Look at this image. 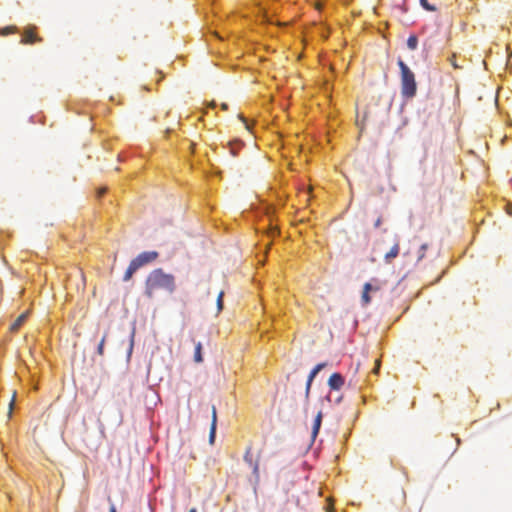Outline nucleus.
<instances>
[{
	"mask_svg": "<svg viewBox=\"0 0 512 512\" xmlns=\"http://www.w3.org/2000/svg\"><path fill=\"white\" fill-rule=\"evenodd\" d=\"M176 289L175 277L172 274L165 273L163 269L152 270L145 281V295L153 298L159 291L173 293Z\"/></svg>",
	"mask_w": 512,
	"mask_h": 512,
	"instance_id": "f257e3e1",
	"label": "nucleus"
},
{
	"mask_svg": "<svg viewBox=\"0 0 512 512\" xmlns=\"http://www.w3.org/2000/svg\"><path fill=\"white\" fill-rule=\"evenodd\" d=\"M397 63L401 72V93L406 98H412L417 91L415 75L402 59H398Z\"/></svg>",
	"mask_w": 512,
	"mask_h": 512,
	"instance_id": "f03ea898",
	"label": "nucleus"
},
{
	"mask_svg": "<svg viewBox=\"0 0 512 512\" xmlns=\"http://www.w3.org/2000/svg\"><path fill=\"white\" fill-rule=\"evenodd\" d=\"M158 257V252L156 251H147L140 253L136 258L132 260L134 264L137 265V268H141L142 266L149 264L156 260Z\"/></svg>",
	"mask_w": 512,
	"mask_h": 512,
	"instance_id": "7ed1b4c3",
	"label": "nucleus"
},
{
	"mask_svg": "<svg viewBox=\"0 0 512 512\" xmlns=\"http://www.w3.org/2000/svg\"><path fill=\"white\" fill-rule=\"evenodd\" d=\"M244 461L252 468L256 480H259V462L253 460L251 446H249L245 451Z\"/></svg>",
	"mask_w": 512,
	"mask_h": 512,
	"instance_id": "20e7f679",
	"label": "nucleus"
},
{
	"mask_svg": "<svg viewBox=\"0 0 512 512\" xmlns=\"http://www.w3.org/2000/svg\"><path fill=\"white\" fill-rule=\"evenodd\" d=\"M41 41L42 38L38 37L35 33V27L26 28L21 39L22 44H34Z\"/></svg>",
	"mask_w": 512,
	"mask_h": 512,
	"instance_id": "39448f33",
	"label": "nucleus"
},
{
	"mask_svg": "<svg viewBox=\"0 0 512 512\" xmlns=\"http://www.w3.org/2000/svg\"><path fill=\"white\" fill-rule=\"evenodd\" d=\"M400 253V241L398 239V237L396 236L395 237V241L393 243V246L391 247V249L385 253L384 255V260L386 263L390 264L392 263V261L398 257Z\"/></svg>",
	"mask_w": 512,
	"mask_h": 512,
	"instance_id": "423d86ee",
	"label": "nucleus"
},
{
	"mask_svg": "<svg viewBox=\"0 0 512 512\" xmlns=\"http://www.w3.org/2000/svg\"><path fill=\"white\" fill-rule=\"evenodd\" d=\"M326 367V363H319L317 364L313 369L312 371L310 372L309 376H308V379H307V383H306V389H305V396L306 398L309 397V393H310V389H311V385H312V382L314 380V378L316 377V375L324 368Z\"/></svg>",
	"mask_w": 512,
	"mask_h": 512,
	"instance_id": "0eeeda50",
	"label": "nucleus"
},
{
	"mask_svg": "<svg viewBox=\"0 0 512 512\" xmlns=\"http://www.w3.org/2000/svg\"><path fill=\"white\" fill-rule=\"evenodd\" d=\"M328 385L331 390H340L344 385V377L340 373H333L328 380Z\"/></svg>",
	"mask_w": 512,
	"mask_h": 512,
	"instance_id": "6e6552de",
	"label": "nucleus"
},
{
	"mask_svg": "<svg viewBox=\"0 0 512 512\" xmlns=\"http://www.w3.org/2000/svg\"><path fill=\"white\" fill-rule=\"evenodd\" d=\"M27 317H28V312H24V313L20 314L15 319V321L10 325V327H9L10 332H12V333L17 332L20 329V327L25 323V321L27 320Z\"/></svg>",
	"mask_w": 512,
	"mask_h": 512,
	"instance_id": "1a4fd4ad",
	"label": "nucleus"
},
{
	"mask_svg": "<svg viewBox=\"0 0 512 512\" xmlns=\"http://www.w3.org/2000/svg\"><path fill=\"white\" fill-rule=\"evenodd\" d=\"M322 417H323L322 412L319 411L314 419L312 432H311V438L313 441L316 439V437L319 433L321 423H322Z\"/></svg>",
	"mask_w": 512,
	"mask_h": 512,
	"instance_id": "9d476101",
	"label": "nucleus"
},
{
	"mask_svg": "<svg viewBox=\"0 0 512 512\" xmlns=\"http://www.w3.org/2000/svg\"><path fill=\"white\" fill-rule=\"evenodd\" d=\"M370 292H371V283L367 282L363 285V291H362V295H361V302H362L363 306H367L371 302Z\"/></svg>",
	"mask_w": 512,
	"mask_h": 512,
	"instance_id": "9b49d317",
	"label": "nucleus"
},
{
	"mask_svg": "<svg viewBox=\"0 0 512 512\" xmlns=\"http://www.w3.org/2000/svg\"><path fill=\"white\" fill-rule=\"evenodd\" d=\"M216 423H217V412H216V407L213 405L212 406V421H211L210 435H209V439H210L211 443H213L214 438H215Z\"/></svg>",
	"mask_w": 512,
	"mask_h": 512,
	"instance_id": "f8f14e48",
	"label": "nucleus"
},
{
	"mask_svg": "<svg viewBox=\"0 0 512 512\" xmlns=\"http://www.w3.org/2000/svg\"><path fill=\"white\" fill-rule=\"evenodd\" d=\"M138 270L137 268V265L134 264L132 261L130 262L125 274H124V277H123V280L124 281H128L131 279V277L133 276V274Z\"/></svg>",
	"mask_w": 512,
	"mask_h": 512,
	"instance_id": "ddd939ff",
	"label": "nucleus"
},
{
	"mask_svg": "<svg viewBox=\"0 0 512 512\" xmlns=\"http://www.w3.org/2000/svg\"><path fill=\"white\" fill-rule=\"evenodd\" d=\"M194 361L196 363H201L203 361L202 344L200 342L195 344Z\"/></svg>",
	"mask_w": 512,
	"mask_h": 512,
	"instance_id": "4468645a",
	"label": "nucleus"
},
{
	"mask_svg": "<svg viewBox=\"0 0 512 512\" xmlns=\"http://www.w3.org/2000/svg\"><path fill=\"white\" fill-rule=\"evenodd\" d=\"M417 45H418V39L416 36L414 35H411L408 40H407V46L409 49L411 50H415L417 48Z\"/></svg>",
	"mask_w": 512,
	"mask_h": 512,
	"instance_id": "2eb2a0df",
	"label": "nucleus"
},
{
	"mask_svg": "<svg viewBox=\"0 0 512 512\" xmlns=\"http://www.w3.org/2000/svg\"><path fill=\"white\" fill-rule=\"evenodd\" d=\"M16 30H17V28L15 26H7L4 28H0V35L6 36V35L16 32Z\"/></svg>",
	"mask_w": 512,
	"mask_h": 512,
	"instance_id": "dca6fc26",
	"label": "nucleus"
},
{
	"mask_svg": "<svg viewBox=\"0 0 512 512\" xmlns=\"http://www.w3.org/2000/svg\"><path fill=\"white\" fill-rule=\"evenodd\" d=\"M420 5L427 11L434 12L436 11V7L434 5H431L428 0H419Z\"/></svg>",
	"mask_w": 512,
	"mask_h": 512,
	"instance_id": "f3484780",
	"label": "nucleus"
},
{
	"mask_svg": "<svg viewBox=\"0 0 512 512\" xmlns=\"http://www.w3.org/2000/svg\"><path fill=\"white\" fill-rule=\"evenodd\" d=\"M106 337H107V333L104 334V336L102 337L98 347H97V352L99 355H103L104 354V344H105V341H106Z\"/></svg>",
	"mask_w": 512,
	"mask_h": 512,
	"instance_id": "a211bd4d",
	"label": "nucleus"
},
{
	"mask_svg": "<svg viewBox=\"0 0 512 512\" xmlns=\"http://www.w3.org/2000/svg\"><path fill=\"white\" fill-rule=\"evenodd\" d=\"M428 249V244H422L418 251V261H421L425 257L426 250Z\"/></svg>",
	"mask_w": 512,
	"mask_h": 512,
	"instance_id": "6ab92c4d",
	"label": "nucleus"
},
{
	"mask_svg": "<svg viewBox=\"0 0 512 512\" xmlns=\"http://www.w3.org/2000/svg\"><path fill=\"white\" fill-rule=\"evenodd\" d=\"M223 296H224V292L221 291L217 297L218 311H221L223 309Z\"/></svg>",
	"mask_w": 512,
	"mask_h": 512,
	"instance_id": "aec40b11",
	"label": "nucleus"
},
{
	"mask_svg": "<svg viewBox=\"0 0 512 512\" xmlns=\"http://www.w3.org/2000/svg\"><path fill=\"white\" fill-rule=\"evenodd\" d=\"M380 364H381L380 359H376L375 360V367L373 369V373H375V374L379 373Z\"/></svg>",
	"mask_w": 512,
	"mask_h": 512,
	"instance_id": "412c9836",
	"label": "nucleus"
},
{
	"mask_svg": "<svg viewBox=\"0 0 512 512\" xmlns=\"http://www.w3.org/2000/svg\"><path fill=\"white\" fill-rule=\"evenodd\" d=\"M449 62L450 64L454 67V68H459V66L457 65L456 61H455V55H452L450 58H449Z\"/></svg>",
	"mask_w": 512,
	"mask_h": 512,
	"instance_id": "4be33fe9",
	"label": "nucleus"
},
{
	"mask_svg": "<svg viewBox=\"0 0 512 512\" xmlns=\"http://www.w3.org/2000/svg\"><path fill=\"white\" fill-rule=\"evenodd\" d=\"M380 288H381V287H380V285H378V284H375V285H374V284H371V292H377V291H379V290H380Z\"/></svg>",
	"mask_w": 512,
	"mask_h": 512,
	"instance_id": "5701e85b",
	"label": "nucleus"
},
{
	"mask_svg": "<svg viewBox=\"0 0 512 512\" xmlns=\"http://www.w3.org/2000/svg\"><path fill=\"white\" fill-rule=\"evenodd\" d=\"M381 224H382V218L378 217V219L374 223V227L378 228V227H380Z\"/></svg>",
	"mask_w": 512,
	"mask_h": 512,
	"instance_id": "b1692460",
	"label": "nucleus"
},
{
	"mask_svg": "<svg viewBox=\"0 0 512 512\" xmlns=\"http://www.w3.org/2000/svg\"><path fill=\"white\" fill-rule=\"evenodd\" d=\"M106 192V188H101L99 191H98V196H102L104 193Z\"/></svg>",
	"mask_w": 512,
	"mask_h": 512,
	"instance_id": "393cba45",
	"label": "nucleus"
},
{
	"mask_svg": "<svg viewBox=\"0 0 512 512\" xmlns=\"http://www.w3.org/2000/svg\"><path fill=\"white\" fill-rule=\"evenodd\" d=\"M109 510H110V512H117L116 507H115L114 504L110 505V509Z\"/></svg>",
	"mask_w": 512,
	"mask_h": 512,
	"instance_id": "a878e982",
	"label": "nucleus"
},
{
	"mask_svg": "<svg viewBox=\"0 0 512 512\" xmlns=\"http://www.w3.org/2000/svg\"><path fill=\"white\" fill-rule=\"evenodd\" d=\"M13 403H14V401H13V400H11V402L9 403V409H10V410H9V414H11V412H12Z\"/></svg>",
	"mask_w": 512,
	"mask_h": 512,
	"instance_id": "bb28decb",
	"label": "nucleus"
},
{
	"mask_svg": "<svg viewBox=\"0 0 512 512\" xmlns=\"http://www.w3.org/2000/svg\"><path fill=\"white\" fill-rule=\"evenodd\" d=\"M231 153L235 156L236 155V149L231 148Z\"/></svg>",
	"mask_w": 512,
	"mask_h": 512,
	"instance_id": "cd10ccee",
	"label": "nucleus"
},
{
	"mask_svg": "<svg viewBox=\"0 0 512 512\" xmlns=\"http://www.w3.org/2000/svg\"><path fill=\"white\" fill-rule=\"evenodd\" d=\"M188 512H197L196 508H191Z\"/></svg>",
	"mask_w": 512,
	"mask_h": 512,
	"instance_id": "c85d7f7f",
	"label": "nucleus"
},
{
	"mask_svg": "<svg viewBox=\"0 0 512 512\" xmlns=\"http://www.w3.org/2000/svg\"><path fill=\"white\" fill-rule=\"evenodd\" d=\"M223 109H227V104H222Z\"/></svg>",
	"mask_w": 512,
	"mask_h": 512,
	"instance_id": "c756f323",
	"label": "nucleus"
}]
</instances>
